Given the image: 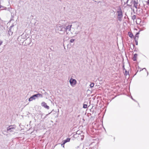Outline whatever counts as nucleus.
Segmentation results:
<instances>
[{"instance_id": "obj_8", "label": "nucleus", "mask_w": 149, "mask_h": 149, "mask_svg": "<svg viewBox=\"0 0 149 149\" xmlns=\"http://www.w3.org/2000/svg\"><path fill=\"white\" fill-rule=\"evenodd\" d=\"M41 105L42 106L44 107L45 108L48 109H49V106H48L47 105V104L45 103V102H42V103H41Z\"/></svg>"}, {"instance_id": "obj_14", "label": "nucleus", "mask_w": 149, "mask_h": 149, "mask_svg": "<svg viewBox=\"0 0 149 149\" xmlns=\"http://www.w3.org/2000/svg\"><path fill=\"white\" fill-rule=\"evenodd\" d=\"M139 33H137L135 35L134 40H138L139 38Z\"/></svg>"}, {"instance_id": "obj_21", "label": "nucleus", "mask_w": 149, "mask_h": 149, "mask_svg": "<svg viewBox=\"0 0 149 149\" xmlns=\"http://www.w3.org/2000/svg\"><path fill=\"white\" fill-rule=\"evenodd\" d=\"M132 18L133 20H134L135 19H136V16L135 15H133L132 17Z\"/></svg>"}, {"instance_id": "obj_6", "label": "nucleus", "mask_w": 149, "mask_h": 149, "mask_svg": "<svg viewBox=\"0 0 149 149\" xmlns=\"http://www.w3.org/2000/svg\"><path fill=\"white\" fill-rule=\"evenodd\" d=\"M24 42H25V45H28L31 43V41L30 38H28L24 40Z\"/></svg>"}, {"instance_id": "obj_12", "label": "nucleus", "mask_w": 149, "mask_h": 149, "mask_svg": "<svg viewBox=\"0 0 149 149\" xmlns=\"http://www.w3.org/2000/svg\"><path fill=\"white\" fill-rule=\"evenodd\" d=\"M7 129H15V127H14V125H11L9 126L7 128Z\"/></svg>"}, {"instance_id": "obj_11", "label": "nucleus", "mask_w": 149, "mask_h": 149, "mask_svg": "<svg viewBox=\"0 0 149 149\" xmlns=\"http://www.w3.org/2000/svg\"><path fill=\"white\" fill-rule=\"evenodd\" d=\"M9 8H7L6 7H3V6H1V7L0 8V10H9Z\"/></svg>"}, {"instance_id": "obj_16", "label": "nucleus", "mask_w": 149, "mask_h": 149, "mask_svg": "<svg viewBox=\"0 0 149 149\" xmlns=\"http://www.w3.org/2000/svg\"><path fill=\"white\" fill-rule=\"evenodd\" d=\"M129 36L131 38H132L133 37V35L132 34V33H131L130 32H129Z\"/></svg>"}, {"instance_id": "obj_27", "label": "nucleus", "mask_w": 149, "mask_h": 149, "mask_svg": "<svg viewBox=\"0 0 149 149\" xmlns=\"http://www.w3.org/2000/svg\"><path fill=\"white\" fill-rule=\"evenodd\" d=\"M147 4H148L149 5V0H148L147 2Z\"/></svg>"}, {"instance_id": "obj_3", "label": "nucleus", "mask_w": 149, "mask_h": 149, "mask_svg": "<svg viewBox=\"0 0 149 149\" xmlns=\"http://www.w3.org/2000/svg\"><path fill=\"white\" fill-rule=\"evenodd\" d=\"M43 97L42 95L40 94V93H38V94L34 95L29 98V101H32L33 100L35 99H36L35 97Z\"/></svg>"}, {"instance_id": "obj_2", "label": "nucleus", "mask_w": 149, "mask_h": 149, "mask_svg": "<svg viewBox=\"0 0 149 149\" xmlns=\"http://www.w3.org/2000/svg\"><path fill=\"white\" fill-rule=\"evenodd\" d=\"M56 28L59 34H62L65 33V29H64V25H61L60 24L57 25L56 26Z\"/></svg>"}, {"instance_id": "obj_9", "label": "nucleus", "mask_w": 149, "mask_h": 149, "mask_svg": "<svg viewBox=\"0 0 149 149\" xmlns=\"http://www.w3.org/2000/svg\"><path fill=\"white\" fill-rule=\"evenodd\" d=\"M14 25L13 24L12 25L10 26V29L8 31V33L9 35H12L13 34V32L12 31L11 29L13 27Z\"/></svg>"}, {"instance_id": "obj_28", "label": "nucleus", "mask_w": 149, "mask_h": 149, "mask_svg": "<svg viewBox=\"0 0 149 149\" xmlns=\"http://www.w3.org/2000/svg\"><path fill=\"white\" fill-rule=\"evenodd\" d=\"M147 75H148V72H147Z\"/></svg>"}, {"instance_id": "obj_22", "label": "nucleus", "mask_w": 149, "mask_h": 149, "mask_svg": "<svg viewBox=\"0 0 149 149\" xmlns=\"http://www.w3.org/2000/svg\"><path fill=\"white\" fill-rule=\"evenodd\" d=\"M74 41V40L73 39H72L70 40V42H73Z\"/></svg>"}, {"instance_id": "obj_13", "label": "nucleus", "mask_w": 149, "mask_h": 149, "mask_svg": "<svg viewBox=\"0 0 149 149\" xmlns=\"http://www.w3.org/2000/svg\"><path fill=\"white\" fill-rule=\"evenodd\" d=\"M137 54H134L133 57V60L134 61H136V58L137 57Z\"/></svg>"}, {"instance_id": "obj_18", "label": "nucleus", "mask_w": 149, "mask_h": 149, "mask_svg": "<svg viewBox=\"0 0 149 149\" xmlns=\"http://www.w3.org/2000/svg\"><path fill=\"white\" fill-rule=\"evenodd\" d=\"M94 85V84L93 83H92L90 85V87L91 88L93 87Z\"/></svg>"}, {"instance_id": "obj_25", "label": "nucleus", "mask_w": 149, "mask_h": 149, "mask_svg": "<svg viewBox=\"0 0 149 149\" xmlns=\"http://www.w3.org/2000/svg\"><path fill=\"white\" fill-rule=\"evenodd\" d=\"M2 41H0V45H1L2 43Z\"/></svg>"}, {"instance_id": "obj_23", "label": "nucleus", "mask_w": 149, "mask_h": 149, "mask_svg": "<svg viewBox=\"0 0 149 149\" xmlns=\"http://www.w3.org/2000/svg\"><path fill=\"white\" fill-rule=\"evenodd\" d=\"M135 40V42L136 43V45H138V42H137V40Z\"/></svg>"}, {"instance_id": "obj_30", "label": "nucleus", "mask_w": 149, "mask_h": 149, "mask_svg": "<svg viewBox=\"0 0 149 149\" xmlns=\"http://www.w3.org/2000/svg\"><path fill=\"white\" fill-rule=\"evenodd\" d=\"M132 99L133 100H134L133 99L132 97Z\"/></svg>"}, {"instance_id": "obj_24", "label": "nucleus", "mask_w": 149, "mask_h": 149, "mask_svg": "<svg viewBox=\"0 0 149 149\" xmlns=\"http://www.w3.org/2000/svg\"><path fill=\"white\" fill-rule=\"evenodd\" d=\"M79 31H76V32H75V34H76V35L78 34L79 33Z\"/></svg>"}, {"instance_id": "obj_1", "label": "nucleus", "mask_w": 149, "mask_h": 149, "mask_svg": "<svg viewBox=\"0 0 149 149\" xmlns=\"http://www.w3.org/2000/svg\"><path fill=\"white\" fill-rule=\"evenodd\" d=\"M117 15V19L120 22L122 20V18L123 16V13L121 8L119 7L116 12Z\"/></svg>"}, {"instance_id": "obj_26", "label": "nucleus", "mask_w": 149, "mask_h": 149, "mask_svg": "<svg viewBox=\"0 0 149 149\" xmlns=\"http://www.w3.org/2000/svg\"><path fill=\"white\" fill-rule=\"evenodd\" d=\"M64 145H63V143L61 144V146H63V148L64 147Z\"/></svg>"}, {"instance_id": "obj_5", "label": "nucleus", "mask_w": 149, "mask_h": 149, "mask_svg": "<svg viewBox=\"0 0 149 149\" xmlns=\"http://www.w3.org/2000/svg\"><path fill=\"white\" fill-rule=\"evenodd\" d=\"M24 37V35L22 34L21 36H19L17 39V40L19 41H20L21 43H24V38H23V37Z\"/></svg>"}, {"instance_id": "obj_20", "label": "nucleus", "mask_w": 149, "mask_h": 149, "mask_svg": "<svg viewBox=\"0 0 149 149\" xmlns=\"http://www.w3.org/2000/svg\"><path fill=\"white\" fill-rule=\"evenodd\" d=\"M87 107V105L86 104H84L83 105V107L84 108H86Z\"/></svg>"}, {"instance_id": "obj_7", "label": "nucleus", "mask_w": 149, "mask_h": 149, "mask_svg": "<svg viewBox=\"0 0 149 149\" xmlns=\"http://www.w3.org/2000/svg\"><path fill=\"white\" fill-rule=\"evenodd\" d=\"M72 26V25H71L66 26L65 28V27H64V29H65V32L67 33H68V31H70Z\"/></svg>"}, {"instance_id": "obj_4", "label": "nucleus", "mask_w": 149, "mask_h": 149, "mask_svg": "<svg viewBox=\"0 0 149 149\" xmlns=\"http://www.w3.org/2000/svg\"><path fill=\"white\" fill-rule=\"evenodd\" d=\"M69 82L71 86L74 87L77 84V82L76 80L72 78H71L69 80Z\"/></svg>"}, {"instance_id": "obj_29", "label": "nucleus", "mask_w": 149, "mask_h": 149, "mask_svg": "<svg viewBox=\"0 0 149 149\" xmlns=\"http://www.w3.org/2000/svg\"><path fill=\"white\" fill-rule=\"evenodd\" d=\"M143 69H145L146 70V68H144Z\"/></svg>"}, {"instance_id": "obj_17", "label": "nucleus", "mask_w": 149, "mask_h": 149, "mask_svg": "<svg viewBox=\"0 0 149 149\" xmlns=\"http://www.w3.org/2000/svg\"><path fill=\"white\" fill-rule=\"evenodd\" d=\"M15 130V129H7V131H9V132H13Z\"/></svg>"}, {"instance_id": "obj_19", "label": "nucleus", "mask_w": 149, "mask_h": 149, "mask_svg": "<svg viewBox=\"0 0 149 149\" xmlns=\"http://www.w3.org/2000/svg\"><path fill=\"white\" fill-rule=\"evenodd\" d=\"M125 70V75L127 76V75H129V72H127L126 70Z\"/></svg>"}, {"instance_id": "obj_10", "label": "nucleus", "mask_w": 149, "mask_h": 149, "mask_svg": "<svg viewBox=\"0 0 149 149\" xmlns=\"http://www.w3.org/2000/svg\"><path fill=\"white\" fill-rule=\"evenodd\" d=\"M70 140V139L67 138L66 139L64 140L63 141V145H64L65 143L67 142H69Z\"/></svg>"}, {"instance_id": "obj_15", "label": "nucleus", "mask_w": 149, "mask_h": 149, "mask_svg": "<svg viewBox=\"0 0 149 149\" xmlns=\"http://www.w3.org/2000/svg\"><path fill=\"white\" fill-rule=\"evenodd\" d=\"M134 6L136 8H137V3L136 2L135 0H134L133 1Z\"/></svg>"}]
</instances>
